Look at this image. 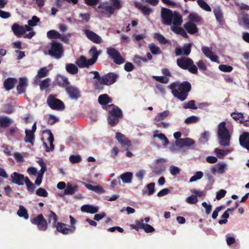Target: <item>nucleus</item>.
<instances>
[{
    "label": "nucleus",
    "instance_id": "obj_1",
    "mask_svg": "<svg viewBox=\"0 0 249 249\" xmlns=\"http://www.w3.org/2000/svg\"><path fill=\"white\" fill-rule=\"evenodd\" d=\"M172 89L173 96L181 101H185L192 89L191 84L188 81H184L180 83H173L169 86Z\"/></svg>",
    "mask_w": 249,
    "mask_h": 249
},
{
    "label": "nucleus",
    "instance_id": "obj_2",
    "mask_svg": "<svg viewBox=\"0 0 249 249\" xmlns=\"http://www.w3.org/2000/svg\"><path fill=\"white\" fill-rule=\"evenodd\" d=\"M161 17L162 23L166 25H171L173 23L174 26H180L182 23V17L178 11L172 12L171 10L162 8Z\"/></svg>",
    "mask_w": 249,
    "mask_h": 249
},
{
    "label": "nucleus",
    "instance_id": "obj_3",
    "mask_svg": "<svg viewBox=\"0 0 249 249\" xmlns=\"http://www.w3.org/2000/svg\"><path fill=\"white\" fill-rule=\"evenodd\" d=\"M48 54L52 58L59 59L64 53V50L62 44L56 40H52L50 43Z\"/></svg>",
    "mask_w": 249,
    "mask_h": 249
},
{
    "label": "nucleus",
    "instance_id": "obj_4",
    "mask_svg": "<svg viewBox=\"0 0 249 249\" xmlns=\"http://www.w3.org/2000/svg\"><path fill=\"white\" fill-rule=\"evenodd\" d=\"M218 136L221 145L226 146L230 145L231 136L225 122H221L218 125Z\"/></svg>",
    "mask_w": 249,
    "mask_h": 249
},
{
    "label": "nucleus",
    "instance_id": "obj_5",
    "mask_svg": "<svg viewBox=\"0 0 249 249\" xmlns=\"http://www.w3.org/2000/svg\"><path fill=\"white\" fill-rule=\"evenodd\" d=\"M178 66L183 70H188L193 74H197L198 69L194 64L193 60L189 57H183L178 58L177 60Z\"/></svg>",
    "mask_w": 249,
    "mask_h": 249
},
{
    "label": "nucleus",
    "instance_id": "obj_6",
    "mask_svg": "<svg viewBox=\"0 0 249 249\" xmlns=\"http://www.w3.org/2000/svg\"><path fill=\"white\" fill-rule=\"evenodd\" d=\"M118 77V74L113 72H109L102 76L101 81H95L94 83L95 88L96 89H102V85H111L116 81Z\"/></svg>",
    "mask_w": 249,
    "mask_h": 249
},
{
    "label": "nucleus",
    "instance_id": "obj_7",
    "mask_svg": "<svg viewBox=\"0 0 249 249\" xmlns=\"http://www.w3.org/2000/svg\"><path fill=\"white\" fill-rule=\"evenodd\" d=\"M47 103L49 107L53 110H63L65 108L63 102L52 94L48 96Z\"/></svg>",
    "mask_w": 249,
    "mask_h": 249
},
{
    "label": "nucleus",
    "instance_id": "obj_8",
    "mask_svg": "<svg viewBox=\"0 0 249 249\" xmlns=\"http://www.w3.org/2000/svg\"><path fill=\"white\" fill-rule=\"evenodd\" d=\"M107 55L113 60V62L117 65H121L125 62V59L121 55L120 53L114 48H107Z\"/></svg>",
    "mask_w": 249,
    "mask_h": 249
},
{
    "label": "nucleus",
    "instance_id": "obj_9",
    "mask_svg": "<svg viewBox=\"0 0 249 249\" xmlns=\"http://www.w3.org/2000/svg\"><path fill=\"white\" fill-rule=\"evenodd\" d=\"M31 222L33 224L36 225L40 231H45L48 228V222L42 214L31 219Z\"/></svg>",
    "mask_w": 249,
    "mask_h": 249
},
{
    "label": "nucleus",
    "instance_id": "obj_10",
    "mask_svg": "<svg viewBox=\"0 0 249 249\" xmlns=\"http://www.w3.org/2000/svg\"><path fill=\"white\" fill-rule=\"evenodd\" d=\"M54 226L57 231L64 235L73 233L76 229V227L74 226H70L69 228H68L65 223L61 222H57Z\"/></svg>",
    "mask_w": 249,
    "mask_h": 249
},
{
    "label": "nucleus",
    "instance_id": "obj_11",
    "mask_svg": "<svg viewBox=\"0 0 249 249\" xmlns=\"http://www.w3.org/2000/svg\"><path fill=\"white\" fill-rule=\"evenodd\" d=\"M166 160L161 158L156 160V165L153 168V172L157 175L162 174L166 170L165 162Z\"/></svg>",
    "mask_w": 249,
    "mask_h": 249
},
{
    "label": "nucleus",
    "instance_id": "obj_12",
    "mask_svg": "<svg viewBox=\"0 0 249 249\" xmlns=\"http://www.w3.org/2000/svg\"><path fill=\"white\" fill-rule=\"evenodd\" d=\"M95 10L100 12L103 15H106L109 17L114 13V8L111 5L106 6L104 4H101L95 8Z\"/></svg>",
    "mask_w": 249,
    "mask_h": 249
},
{
    "label": "nucleus",
    "instance_id": "obj_13",
    "mask_svg": "<svg viewBox=\"0 0 249 249\" xmlns=\"http://www.w3.org/2000/svg\"><path fill=\"white\" fill-rule=\"evenodd\" d=\"M116 138L122 146L124 147L126 150H128L131 145V142L120 132L116 133Z\"/></svg>",
    "mask_w": 249,
    "mask_h": 249
},
{
    "label": "nucleus",
    "instance_id": "obj_14",
    "mask_svg": "<svg viewBox=\"0 0 249 249\" xmlns=\"http://www.w3.org/2000/svg\"><path fill=\"white\" fill-rule=\"evenodd\" d=\"M87 37L96 44H100L102 41V38L97 34L88 29H85L84 31Z\"/></svg>",
    "mask_w": 249,
    "mask_h": 249
},
{
    "label": "nucleus",
    "instance_id": "obj_15",
    "mask_svg": "<svg viewBox=\"0 0 249 249\" xmlns=\"http://www.w3.org/2000/svg\"><path fill=\"white\" fill-rule=\"evenodd\" d=\"M108 112V115L123 116L122 111L118 107L115 106L114 104L107 105L104 107Z\"/></svg>",
    "mask_w": 249,
    "mask_h": 249
},
{
    "label": "nucleus",
    "instance_id": "obj_16",
    "mask_svg": "<svg viewBox=\"0 0 249 249\" xmlns=\"http://www.w3.org/2000/svg\"><path fill=\"white\" fill-rule=\"evenodd\" d=\"M11 182L18 185H23L25 182V177L24 175L17 172L13 173L11 175Z\"/></svg>",
    "mask_w": 249,
    "mask_h": 249
},
{
    "label": "nucleus",
    "instance_id": "obj_17",
    "mask_svg": "<svg viewBox=\"0 0 249 249\" xmlns=\"http://www.w3.org/2000/svg\"><path fill=\"white\" fill-rule=\"evenodd\" d=\"M201 50L203 54L212 61L219 63L218 56L214 54L212 51L211 48L204 46L202 47Z\"/></svg>",
    "mask_w": 249,
    "mask_h": 249
},
{
    "label": "nucleus",
    "instance_id": "obj_18",
    "mask_svg": "<svg viewBox=\"0 0 249 249\" xmlns=\"http://www.w3.org/2000/svg\"><path fill=\"white\" fill-rule=\"evenodd\" d=\"M27 86V78L25 77H20L19 78L18 84L17 86L18 93L19 94H21L25 92Z\"/></svg>",
    "mask_w": 249,
    "mask_h": 249
},
{
    "label": "nucleus",
    "instance_id": "obj_19",
    "mask_svg": "<svg viewBox=\"0 0 249 249\" xmlns=\"http://www.w3.org/2000/svg\"><path fill=\"white\" fill-rule=\"evenodd\" d=\"M240 145L249 151V132H244L239 139Z\"/></svg>",
    "mask_w": 249,
    "mask_h": 249
},
{
    "label": "nucleus",
    "instance_id": "obj_20",
    "mask_svg": "<svg viewBox=\"0 0 249 249\" xmlns=\"http://www.w3.org/2000/svg\"><path fill=\"white\" fill-rule=\"evenodd\" d=\"M66 90L72 99H77L80 97V91L77 88L72 86H69L66 88Z\"/></svg>",
    "mask_w": 249,
    "mask_h": 249
},
{
    "label": "nucleus",
    "instance_id": "obj_21",
    "mask_svg": "<svg viewBox=\"0 0 249 249\" xmlns=\"http://www.w3.org/2000/svg\"><path fill=\"white\" fill-rule=\"evenodd\" d=\"M191 44H185L182 48L177 47L175 49V53L177 56L181 55H188L191 53Z\"/></svg>",
    "mask_w": 249,
    "mask_h": 249
},
{
    "label": "nucleus",
    "instance_id": "obj_22",
    "mask_svg": "<svg viewBox=\"0 0 249 249\" xmlns=\"http://www.w3.org/2000/svg\"><path fill=\"white\" fill-rule=\"evenodd\" d=\"M76 63L81 68H88L89 66L93 65V63L90 62L89 59H87L86 57L83 55L80 56L77 59Z\"/></svg>",
    "mask_w": 249,
    "mask_h": 249
},
{
    "label": "nucleus",
    "instance_id": "obj_23",
    "mask_svg": "<svg viewBox=\"0 0 249 249\" xmlns=\"http://www.w3.org/2000/svg\"><path fill=\"white\" fill-rule=\"evenodd\" d=\"M216 21L220 24H223L224 22L223 14L219 6L215 7L213 10Z\"/></svg>",
    "mask_w": 249,
    "mask_h": 249
},
{
    "label": "nucleus",
    "instance_id": "obj_24",
    "mask_svg": "<svg viewBox=\"0 0 249 249\" xmlns=\"http://www.w3.org/2000/svg\"><path fill=\"white\" fill-rule=\"evenodd\" d=\"M11 29L17 37H20L24 35V30L23 26L19 25L18 24L15 23L13 24Z\"/></svg>",
    "mask_w": 249,
    "mask_h": 249
},
{
    "label": "nucleus",
    "instance_id": "obj_25",
    "mask_svg": "<svg viewBox=\"0 0 249 249\" xmlns=\"http://www.w3.org/2000/svg\"><path fill=\"white\" fill-rule=\"evenodd\" d=\"M17 82V80L16 78L12 77L8 78L4 80L3 86L6 90L9 91L14 88Z\"/></svg>",
    "mask_w": 249,
    "mask_h": 249
},
{
    "label": "nucleus",
    "instance_id": "obj_26",
    "mask_svg": "<svg viewBox=\"0 0 249 249\" xmlns=\"http://www.w3.org/2000/svg\"><path fill=\"white\" fill-rule=\"evenodd\" d=\"M101 53V51H98L97 48L95 46L91 47L89 51V53L91 56V58L89 59L90 62H92L94 64L96 62L98 56Z\"/></svg>",
    "mask_w": 249,
    "mask_h": 249
},
{
    "label": "nucleus",
    "instance_id": "obj_27",
    "mask_svg": "<svg viewBox=\"0 0 249 249\" xmlns=\"http://www.w3.org/2000/svg\"><path fill=\"white\" fill-rule=\"evenodd\" d=\"M154 138L156 137L158 138L162 142V144L164 146H166L169 144V141L167 138L165 136V135L163 133H159V131L158 130H155L153 132Z\"/></svg>",
    "mask_w": 249,
    "mask_h": 249
},
{
    "label": "nucleus",
    "instance_id": "obj_28",
    "mask_svg": "<svg viewBox=\"0 0 249 249\" xmlns=\"http://www.w3.org/2000/svg\"><path fill=\"white\" fill-rule=\"evenodd\" d=\"M112 102V98L107 94L100 95L98 97V102L102 106L106 107L107 104L111 103Z\"/></svg>",
    "mask_w": 249,
    "mask_h": 249
},
{
    "label": "nucleus",
    "instance_id": "obj_29",
    "mask_svg": "<svg viewBox=\"0 0 249 249\" xmlns=\"http://www.w3.org/2000/svg\"><path fill=\"white\" fill-rule=\"evenodd\" d=\"M78 190V186L76 185L72 186L70 183H67L66 189L64 190V194L65 195H73Z\"/></svg>",
    "mask_w": 249,
    "mask_h": 249
},
{
    "label": "nucleus",
    "instance_id": "obj_30",
    "mask_svg": "<svg viewBox=\"0 0 249 249\" xmlns=\"http://www.w3.org/2000/svg\"><path fill=\"white\" fill-rule=\"evenodd\" d=\"M184 27L190 34H195L198 32V29L196 25L191 22L186 23Z\"/></svg>",
    "mask_w": 249,
    "mask_h": 249
},
{
    "label": "nucleus",
    "instance_id": "obj_31",
    "mask_svg": "<svg viewBox=\"0 0 249 249\" xmlns=\"http://www.w3.org/2000/svg\"><path fill=\"white\" fill-rule=\"evenodd\" d=\"M25 137L24 138V142L26 143H30L32 145H33L35 140V133L28 129H25Z\"/></svg>",
    "mask_w": 249,
    "mask_h": 249
},
{
    "label": "nucleus",
    "instance_id": "obj_32",
    "mask_svg": "<svg viewBox=\"0 0 249 249\" xmlns=\"http://www.w3.org/2000/svg\"><path fill=\"white\" fill-rule=\"evenodd\" d=\"M231 116L235 121H239L241 124H244L245 126H249V124L247 121H244V115L242 113L234 112L231 113Z\"/></svg>",
    "mask_w": 249,
    "mask_h": 249
},
{
    "label": "nucleus",
    "instance_id": "obj_33",
    "mask_svg": "<svg viewBox=\"0 0 249 249\" xmlns=\"http://www.w3.org/2000/svg\"><path fill=\"white\" fill-rule=\"evenodd\" d=\"M85 186L89 190H91L97 194H100L105 192L104 188L100 185L93 186L89 184L85 183Z\"/></svg>",
    "mask_w": 249,
    "mask_h": 249
},
{
    "label": "nucleus",
    "instance_id": "obj_34",
    "mask_svg": "<svg viewBox=\"0 0 249 249\" xmlns=\"http://www.w3.org/2000/svg\"><path fill=\"white\" fill-rule=\"evenodd\" d=\"M13 123V120L7 116H2L0 117V126L2 128H7Z\"/></svg>",
    "mask_w": 249,
    "mask_h": 249
},
{
    "label": "nucleus",
    "instance_id": "obj_35",
    "mask_svg": "<svg viewBox=\"0 0 249 249\" xmlns=\"http://www.w3.org/2000/svg\"><path fill=\"white\" fill-rule=\"evenodd\" d=\"M81 211L90 213H95L98 212V208L92 205H84L81 207Z\"/></svg>",
    "mask_w": 249,
    "mask_h": 249
},
{
    "label": "nucleus",
    "instance_id": "obj_36",
    "mask_svg": "<svg viewBox=\"0 0 249 249\" xmlns=\"http://www.w3.org/2000/svg\"><path fill=\"white\" fill-rule=\"evenodd\" d=\"M133 174L131 172H127L122 174L120 176V178L124 183H130L132 182Z\"/></svg>",
    "mask_w": 249,
    "mask_h": 249
},
{
    "label": "nucleus",
    "instance_id": "obj_37",
    "mask_svg": "<svg viewBox=\"0 0 249 249\" xmlns=\"http://www.w3.org/2000/svg\"><path fill=\"white\" fill-rule=\"evenodd\" d=\"M37 163L41 166V169L37 173V177L42 178L45 172L47 170V166L46 163L43 161V159H40Z\"/></svg>",
    "mask_w": 249,
    "mask_h": 249
},
{
    "label": "nucleus",
    "instance_id": "obj_38",
    "mask_svg": "<svg viewBox=\"0 0 249 249\" xmlns=\"http://www.w3.org/2000/svg\"><path fill=\"white\" fill-rule=\"evenodd\" d=\"M177 26H173L171 27V30L176 34L182 36L185 38H188V35L185 31L180 27H176Z\"/></svg>",
    "mask_w": 249,
    "mask_h": 249
},
{
    "label": "nucleus",
    "instance_id": "obj_39",
    "mask_svg": "<svg viewBox=\"0 0 249 249\" xmlns=\"http://www.w3.org/2000/svg\"><path fill=\"white\" fill-rule=\"evenodd\" d=\"M57 82L59 86L65 88L69 86L68 85L69 84L68 78L62 75L57 76Z\"/></svg>",
    "mask_w": 249,
    "mask_h": 249
},
{
    "label": "nucleus",
    "instance_id": "obj_40",
    "mask_svg": "<svg viewBox=\"0 0 249 249\" xmlns=\"http://www.w3.org/2000/svg\"><path fill=\"white\" fill-rule=\"evenodd\" d=\"M143 220L140 219V220H136L134 224L130 225V228L132 229H134L137 231H139L140 229H143Z\"/></svg>",
    "mask_w": 249,
    "mask_h": 249
},
{
    "label": "nucleus",
    "instance_id": "obj_41",
    "mask_svg": "<svg viewBox=\"0 0 249 249\" xmlns=\"http://www.w3.org/2000/svg\"><path fill=\"white\" fill-rule=\"evenodd\" d=\"M17 214L19 217H23L25 219L27 220L29 218L27 210L23 206H19Z\"/></svg>",
    "mask_w": 249,
    "mask_h": 249
},
{
    "label": "nucleus",
    "instance_id": "obj_42",
    "mask_svg": "<svg viewBox=\"0 0 249 249\" xmlns=\"http://www.w3.org/2000/svg\"><path fill=\"white\" fill-rule=\"evenodd\" d=\"M122 117L123 116L108 115L107 118L108 122L111 126H114L119 123V119Z\"/></svg>",
    "mask_w": 249,
    "mask_h": 249
},
{
    "label": "nucleus",
    "instance_id": "obj_43",
    "mask_svg": "<svg viewBox=\"0 0 249 249\" xmlns=\"http://www.w3.org/2000/svg\"><path fill=\"white\" fill-rule=\"evenodd\" d=\"M66 69L69 73L71 74H76L78 71L77 67L75 65L72 63H70L66 65Z\"/></svg>",
    "mask_w": 249,
    "mask_h": 249
},
{
    "label": "nucleus",
    "instance_id": "obj_44",
    "mask_svg": "<svg viewBox=\"0 0 249 249\" xmlns=\"http://www.w3.org/2000/svg\"><path fill=\"white\" fill-rule=\"evenodd\" d=\"M241 20L243 22L242 25L247 29H249V14L242 12Z\"/></svg>",
    "mask_w": 249,
    "mask_h": 249
},
{
    "label": "nucleus",
    "instance_id": "obj_45",
    "mask_svg": "<svg viewBox=\"0 0 249 249\" xmlns=\"http://www.w3.org/2000/svg\"><path fill=\"white\" fill-rule=\"evenodd\" d=\"M48 73V70L46 67L41 68L38 71L36 77L35 81L37 82L38 78H41L46 77Z\"/></svg>",
    "mask_w": 249,
    "mask_h": 249
},
{
    "label": "nucleus",
    "instance_id": "obj_46",
    "mask_svg": "<svg viewBox=\"0 0 249 249\" xmlns=\"http://www.w3.org/2000/svg\"><path fill=\"white\" fill-rule=\"evenodd\" d=\"M47 37L49 39H59L61 36V35L57 31L55 30H50L47 32Z\"/></svg>",
    "mask_w": 249,
    "mask_h": 249
},
{
    "label": "nucleus",
    "instance_id": "obj_47",
    "mask_svg": "<svg viewBox=\"0 0 249 249\" xmlns=\"http://www.w3.org/2000/svg\"><path fill=\"white\" fill-rule=\"evenodd\" d=\"M27 186V189L30 193H34L36 188L35 185L30 180L28 177H25V182Z\"/></svg>",
    "mask_w": 249,
    "mask_h": 249
},
{
    "label": "nucleus",
    "instance_id": "obj_48",
    "mask_svg": "<svg viewBox=\"0 0 249 249\" xmlns=\"http://www.w3.org/2000/svg\"><path fill=\"white\" fill-rule=\"evenodd\" d=\"M169 111L165 110L162 112L159 113L155 117L154 120L156 121L160 122L165 119L169 115Z\"/></svg>",
    "mask_w": 249,
    "mask_h": 249
},
{
    "label": "nucleus",
    "instance_id": "obj_49",
    "mask_svg": "<svg viewBox=\"0 0 249 249\" xmlns=\"http://www.w3.org/2000/svg\"><path fill=\"white\" fill-rule=\"evenodd\" d=\"M182 107L184 109H197V107L195 105V101L190 100L188 102L184 103L182 105Z\"/></svg>",
    "mask_w": 249,
    "mask_h": 249
},
{
    "label": "nucleus",
    "instance_id": "obj_50",
    "mask_svg": "<svg viewBox=\"0 0 249 249\" xmlns=\"http://www.w3.org/2000/svg\"><path fill=\"white\" fill-rule=\"evenodd\" d=\"M148 48L153 54L156 55L161 53L160 48L155 45L154 43L150 44L148 46Z\"/></svg>",
    "mask_w": 249,
    "mask_h": 249
},
{
    "label": "nucleus",
    "instance_id": "obj_51",
    "mask_svg": "<svg viewBox=\"0 0 249 249\" xmlns=\"http://www.w3.org/2000/svg\"><path fill=\"white\" fill-rule=\"evenodd\" d=\"M197 2L199 6L204 9V10L210 12L211 11V7L208 4V3L203 0H197Z\"/></svg>",
    "mask_w": 249,
    "mask_h": 249
},
{
    "label": "nucleus",
    "instance_id": "obj_52",
    "mask_svg": "<svg viewBox=\"0 0 249 249\" xmlns=\"http://www.w3.org/2000/svg\"><path fill=\"white\" fill-rule=\"evenodd\" d=\"M154 38L161 44L165 45L168 43V40L160 33H155L154 34Z\"/></svg>",
    "mask_w": 249,
    "mask_h": 249
},
{
    "label": "nucleus",
    "instance_id": "obj_53",
    "mask_svg": "<svg viewBox=\"0 0 249 249\" xmlns=\"http://www.w3.org/2000/svg\"><path fill=\"white\" fill-rule=\"evenodd\" d=\"M49 212L50 214L48 216V222L51 223V221L53 220V225L54 226L57 223V221L58 220L57 216L55 213L53 212V211L50 210Z\"/></svg>",
    "mask_w": 249,
    "mask_h": 249
},
{
    "label": "nucleus",
    "instance_id": "obj_54",
    "mask_svg": "<svg viewBox=\"0 0 249 249\" xmlns=\"http://www.w3.org/2000/svg\"><path fill=\"white\" fill-rule=\"evenodd\" d=\"M230 152L231 151L230 150H222L219 148H215L214 150V152L217 154V157L220 159L223 158L224 156Z\"/></svg>",
    "mask_w": 249,
    "mask_h": 249
},
{
    "label": "nucleus",
    "instance_id": "obj_55",
    "mask_svg": "<svg viewBox=\"0 0 249 249\" xmlns=\"http://www.w3.org/2000/svg\"><path fill=\"white\" fill-rule=\"evenodd\" d=\"M188 19L190 22H198L201 19V18L196 14L191 13L188 17Z\"/></svg>",
    "mask_w": 249,
    "mask_h": 249
},
{
    "label": "nucleus",
    "instance_id": "obj_56",
    "mask_svg": "<svg viewBox=\"0 0 249 249\" xmlns=\"http://www.w3.org/2000/svg\"><path fill=\"white\" fill-rule=\"evenodd\" d=\"M69 160L72 163H79L82 161V158L79 155L70 156Z\"/></svg>",
    "mask_w": 249,
    "mask_h": 249
},
{
    "label": "nucleus",
    "instance_id": "obj_57",
    "mask_svg": "<svg viewBox=\"0 0 249 249\" xmlns=\"http://www.w3.org/2000/svg\"><path fill=\"white\" fill-rule=\"evenodd\" d=\"M203 173L201 171H197L195 174L192 176L190 179L189 181L192 182L195 181L198 179L201 178L203 177Z\"/></svg>",
    "mask_w": 249,
    "mask_h": 249
},
{
    "label": "nucleus",
    "instance_id": "obj_58",
    "mask_svg": "<svg viewBox=\"0 0 249 249\" xmlns=\"http://www.w3.org/2000/svg\"><path fill=\"white\" fill-rule=\"evenodd\" d=\"M199 120V117L195 116H192L189 117H188L185 120V123L186 124H192V123H197Z\"/></svg>",
    "mask_w": 249,
    "mask_h": 249
},
{
    "label": "nucleus",
    "instance_id": "obj_59",
    "mask_svg": "<svg viewBox=\"0 0 249 249\" xmlns=\"http://www.w3.org/2000/svg\"><path fill=\"white\" fill-rule=\"evenodd\" d=\"M153 78L161 83L167 84L169 82V78L165 76H153Z\"/></svg>",
    "mask_w": 249,
    "mask_h": 249
},
{
    "label": "nucleus",
    "instance_id": "obj_60",
    "mask_svg": "<svg viewBox=\"0 0 249 249\" xmlns=\"http://www.w3.org/2000/svg\"><path fill=\"white\" fill-rule=\"evenodd\" d=\"M169 170L171 174L173 176L179 174L180 171V169L178 167L173 165L170 166Z\"/></svg>",
    "mask_w": 249,
    "mask_h": 249
},
{
    "label": "nucleus",
    "instance_id": "obj_61",
    "mask_svg": "<svg viewBox=\"0 0 249 249\" xmlns=\"http://www.w3.org/2000/svg\"><path fill=\"white\" fill-rule=\"evenodd\" d=\"M40 21V19L36 16H34L32 18V19L28 21V25L30 26H35L36 25L37 23Z\"/></svg>",
    "mask_w": 249,
    "mask_h": 249
},
{
    "label": "nucleus",
    "instance_id": "obj_62",
    "mask_svg": "<svg viewBox=\"0 0 249 249\" xmlns=\"http://www.w3.org/2000/svg\"><path fill=\"white\" fill-rule=\"evenodd\" d=\"M36 194L39 196L47 197L48 193L47 191L43 188H39L36 192Z\"/></svg>",
    "mask_w": 249,
    "mask_h": 249
},
{
    "label": "nucleus",
    "instance_id": "obj_63",
    "mask_svg": "<svg viewBox=\"0 0 249 249\" xmlns=\"http://www.w3.org/2000/svg\"><path fill=\"white\" fill-rule=\"evenodd\" d=\"M218 68L221 71L224 72H230L233 69V68L231 66L224 64L219 65Z\"/></svg>",
    "mask_w": 249,
    "mask_h": 249
},
{
    "label": "nucleus",
    "instance_id": "obj_64",
    "mask_svg": "<svg viewBox=\"0 0 249 249\" xmlns=\"http://www.w3.org/2000/svg\"><path fill=\"white\" fill-rule=\"evenodd\" d=\"M50 79L46 78L45 80H43L40 83V88L41 90H44L46 88H47L50 85Z\"/></svg>",
    "mask_w": 249,
    "mask_h": 249
}]
</instances>
